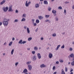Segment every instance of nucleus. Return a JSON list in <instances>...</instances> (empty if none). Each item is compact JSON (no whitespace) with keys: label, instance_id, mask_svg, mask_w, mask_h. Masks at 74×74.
<instances>
[{"label":"nucleus","instance_id":"69168bd1","mask_svg":"<svg viewBox=\"0 0 74 74\" xmlns=\"http://www.w3.org/2000/svg\"><path fill=\"white\" fill-rule=\"evenodd\" d=\"M71 63L70 62H69V63H68V64L69 65V64H70Z\"/></svg>","mask_w":74,"mask_h":74},{"label":"nucleus","instance_id":"a211bd4d","mask_svg":"<svg viewBox=\"0 0 74 74\" xmlns=\"http://www.w3.org/2000/svg\"><path fill=\"white\" fill-rule=\"evenodd\" d=\"M52 12L53 14H56V11L54 10H53L52 11Z\"/></svg>","mask_w":74,"mask_h":74},{"label":"nucleus","instance_id":"f8f14e48","mask_svg":"<svg viewBox=\"0 0 74 74\" xmlns=\"http://www.w3.org/2000/svg\"><path fill=\"white\" fill-rule=\"evenodd\" d=\"M45 65L44 64H43L40 65V67H41V68H43V67H45Z\"/></svg>","mask_w":74,"mask_h":74},{"label":"nucleus","instance_id":"58836bf2","mask_svg":"<svg viewBox=\"0 0 74 74\" xmlns=\"http://www.w3.org/2000/svg\"><path fill=\"white\" fill-rule=\"evenodd\" d=\"M51 7H49L48 8V10H49V11H51Z\"/></svg>","mask_w":74,"mask_h":74},{"label":"nucleus","instance_id":"412c9836","mask_svg":"<svg viewBox=\"0 0 74 74\" xmlns=\"http://www.w3.org/2000/svg\"><path fill=\"white\" fill-rule=\"evenodd\" d=\"M18 21H19V20L18 19H16L14 21V23H15V22H18Z\"/></svg>","mask_w":74,"mask_h":74},{"label":"nucleus","instance_id":"f03ea898","mask_svg":"<svg viewBox=\"0 0 74 74\" xmlns=\"http://www.w3.org/2000/svg\"><path fill=\"white\" fill-rule=\"evenodd\" d=\"M3 10L4 12H7L8 10V7H6L5 8V7H3Z\"/></svg>","mask_w":74,"mask_h":74},{"label":"nucleus","instance_id":"c85d7f7f","mask_svg":"<svg viewBox=\"0 0 74 74\" xmlns=\"http://www.w3.org/2000/svg\"><path fill=\"white\" fill-rule=\"evenodd\" d=\"M55 19H56V21H58L59 19L58 18V16H56V17L55 18Z\"/></svg>","mask_w":74,"mask_h":74},{"label":"nucleus","instance_id":"9d476101","mask_svg":"<svg viewBox=\"0 0 74 74\" xmlns=\"http://www.w3.org/2000/svg\"><path fill=\"white\" fill-rule=\"evenodd\" d=\"M27 33L28 34H30V30H29V27H27Z\"/></svg>","mask_w":74,"mask_h":74},{"label":"nucleus","instance_id":"5fc2aeb1","mask_svg":"<svg viewBox=\"0 0 74 74\" xmlns=\"http://www.w3.org/2000/svg\"><path fill=\"white\" fill-rule=\"evenodd\" d=\"M24 29H26V28H27V26H24Z\"/></svg>","mask_w":74,"mask_h":74},{"label":"nucleus","instance_id":"864d4df0","mask_svg":"<svg viewBox=\"0 0 74 74\" xmlns=\"http://www.w3.org/2000/svg\"><path fill=\"white\" fill-rule=\"evenodd\" d=\"M41 40H44V38H43V37H42L41 38Z\"/></svg>","mask_w":74,"mask_h":74},{"label":"nucleus","instance_id":"37998d69","mask_svg":"<svg viewBox=\"0 0 74 74\" xmlns=\"http://www.w3.org/2000/svg\"><path fill=\"white\" fill-rule=\"evenodd\" d=\"M34 25L35 26H37V23H34Z\"/></svg>","mask_w":74,"mask_h":74},{"label":"nucleus","instance_id":"7c9ffc66","mask_svg":"<svg viewBox=\"0 0 74 74\" xmlns=\"http://www.w3.org/2000/svg\"><path fill=\"white\" fill-rule=\"evenodd\" d=\"M71 66H74V61H73V62H72L71 63Z\"/></svg>","mask_w":74,"mask_h":74},{"label":"nucleus","instance_id":"f257e3e1","mask_svg":"<svg viewBox=\"0 0 74 74\" xmlns=\"http://www.w3.org/2000/svg\"><path fill=\"white\" fill-rule=\"evenodd\" d=\"M10 21V19H7L6 18H4L3 21H2L3 25L5 26H7L8 25V21Z\"/></svg>","mask_w":74,"mask_h":74},{"label":"nucleus","instance_id":"bb28decb","mask_svg":"<svg viewBox=\"0 0 74 74\" xmlns=\"http://www.w3.org/2000/svg\"><path fill=\"white\" fill-rule=\"evenodd\" d=\"M40 22V21L38 20H36V23H38Z\"/></svg>","mask_w":74,"mask_h":74},{"label":"nucleus","instance_id":"6e6552de","mask_svg":"<svg viewBox=\"0 0 74 74\" xmlns=\"http://www.w3.org/2000/svg\"><path fill=\"white\" fill-rule=\"evenodd\" d=\"M5 2V0H3L0 3V5H3Z\"/></svg>","mask_w":74,"mask_h":74},{"label":"nucleus","instance_id":"bf43d9fd","mask_svg":"<svg viewBox=\"0 0 74 74\" xmlns=\"http://www.w3.org/2000/svg\"><path fill=\"white\" fill-rule=\"evenodd\" d=\"M56 73H57V72H54L53 74H56Z\"/></svg>","mask_w":74,"mask_h":74},{"label":"nucleus","instance_id":"f3484780","mask_svg":"<svg viewBox=\"0 0 74 74\" xmlns=\"http://www.w3.org/2000/svg\"><path fill=\"white\" fill-rule=\"evenodd\" d=\"M70 57L71 58H73V57H74V54L73 53H72L70 55Z\"/></svg>","mask_w":74,"mask_h":74},{"label":"nucleus","instance_id":"9b49d317","mask_svg":"<svg viewBox=\"0 0 74 74\" xmlns=\"http://www.w3.org/2000/svg\"><path fill=\"white\" fill-rule=\"evenodd\" d=\"M39 6L40 5H39V4H38V3L36 4L35 5V7H36V8H38Z\"/></svg>","mask_w":74,"mask_h":74},{"label":"nucleus","instance_id":"680f3d73","mask_svg":"<svg viewBox=\"0 0 74 74\" xmlns=\"http://www.w3.org/2000/svg\"><path fill=\"white\" fill-rule=\"evenodd\" d=\"M72 9H74V5L72 6Z\"/></svg>","mask_w":74,"mask_h":74},{"label":"nucleus","instance_id":"cd10ccee","mask_svg":"<svg viewBox=\"0 0 74 74\" xmlns=\"http://www.w3.org/2000/svg\"><path fill=\"white\" fill-rule=\"evenodd\" d=\"M32 40V38L30 37L28 38V41H31V40Z\"/></svg>","mask_w":74,"mask_h":74},{"label":"nucleus","instance_id":"39448f33","mask_svg":"<svg viewBox=\"0 0 74 74\" xmlns=\"http://www.w3.org/2000/svg\"><path fill=\"white\" fill-rule=\"evenodd\" d=\"M32 59L34 61L36 60H37V58H36V56H34L32 57Z\"/></svg>","mask_w":74,"mask_h":74},{"label":"nucleus","instance_id":"79ce46f5","mask_svg":"<svg viewBox=\"0 0 74 74\" xmlns=\"http://www.w3.org/2000/svg\"><path fill=\"white\" fill-rule=\"evenodd\" d=\"M55 69H56V68H55V66H53V70H55Z\"/></svg>","mask_w":74,"mask_h":74},{"label":"nucleus","instance_id":"c03bdc74","mask_svg":"<svg viewBox=\"0 0 74 74\" xmlns=\"http://www.w3.org/2000/svg\"><path fill=\"white\" fill-rule=\"evenodd\" d=\"M69 51H73V49L72 48H70L69 49Z\"/></svg>","mask_w":74,"mask_h":74},{"label":"nucleus","instance_id":"1a4fd4ad","mask_svg":"<svg viewBox=\"0 0 74 74\" xmlns=\"http://www.w3.org/2000/svg\"><path fill=\"white\" fill-rule=\"evenodd\" d=\"M44 4H47V5L48 4V3L47 1L45 0L44 1Z\"/></svg>","mask_w":74,"mask_h":74},{"label":"nucleus","instance_id":"774afa93","mask_svg":"<svg viewBox=\"0 0 74 74\" xmlns=\"http://www.w3.org/2000/svg\"><path fill=\"white\" fill-rule=\"evenodd\" d=\"M73 60H74V57H73Z\"/></svg>","mask_w":74,"mask_h":74},{"label":"nucleus","instance_id":"0e129e2a","mask_svg":"<svg viewBox=\"0 0 74 74\" xmlns=\"http://www.w3.org/2000/svg\"><path fill=\"white\" fill-rule=\"evenodd\" d=\"M73 71V69H71V70L70 71V72H72V71Z\"/></svg>","mask_w":74,"mask_h":74},{"label":"nucleus","instance_id":"13d9d810","mask_svg":"<svg viewBox=\"0 0 74 74\" xmlns=\"http://www.w3.org/2000/svg\"><path fill=\"white\" fill-rule=\"evenodd\" d=\"M2 25V23L1 22H0V26Z\"/></svg>","mask_w":74,"mask_h":74},{"label":"nucleus","instance_id":"4be33fe9","mask_svg":"<svg viewBox=\"0 0 74 74\" xmlns=\"http://www.w3.org/2000/svg\"><path fill=\"white\" fill-rule=\"evenodd\" d=\"M61 74H65V72H64L63 69H62V70Z\"/></svg>","mask_w":74,"mask_h":74},{"label":"nucleus","instance_id":"8fccbe9b","mask_svg":"<svg viewBox=\"0 0 74 74\" xmlns=\"http://www.w3.org/2000/svg\"><path fill=\"white\" fill-rule=\"evenodd\" d=\"M38 28H37L36 29L35 32H37L38 31Z\"/></svg>","mask_w":74,"mask_h":74},{"label":"nucleus","instance_id":"ddd939ff","mask_svg":"<svg viewBox=\"0 0 74 74\" xmlns=\"http://www.w3.org/2000/svg\"><path fill=\"white\" fill-rule=\"evenodd\" d=\"M27 70L26 69H25L23 71V73H27Z\"/></svg>","mask_w":74,"mask_h":74},{"label":"nucleus","instance_id":"de8ad7c7","mask_svg":"<svg viewBox=\"0 0 74 74\" xmlns=\"http://www.w3.org/2000/svg\"><path fill=\"white\" fill-rule=\"evenodd\" d=\"M7 45V43L6 42H5L3 44V45Z\"/></svg>","mask_w":74,"mask_h":74},{"label":"nucleus","instance_id":"5701e85b","mask_svg":"<svg viewBox=\"0 0 74 74\" xmlns=\"http://www.w3.org/2000/svg\"><path fill=\"white\" fill-rule=\"evenodd\" d=\"M60 47V45H58V46H57V49H56V50L57 51V50H58V49H59V47Z\"/></svg>","mask_w":74,"mask_h":74},{"label":"nucleus","instance_id":"e433bc0d","mask_svg":"<svg viewBox=\"0 0 74 74\" xmlns=\"http://www.w3.org/2000/svg\"><path fill=\"white\" fill-rule=\"evenodd\" d=\"M61 48H62V49H64V45H63Z\"/></svg>","mask_w":74,"mask_h":74},{"label":"nucleus","instance_id":"e2e57ef3","mask_svg":"<svg viewBox=\"0 0 74 74\" xmlns=\"http://www.w3.org/2000/svg\"><path fill=\"white\" fill-rule=\"evenodd\" d=\"M49 21V20H45V21L46 22H48Z\"/></svg>","mask_w":74,"mask_h":74},{"label":"nucleus","instance_id":"338daca9","mask_svg":"<svg viewBox=\"0 0 74 74\" xmlns=\"http://www.w3.org/2000/svg\"><path fill=\"white\" fill-rule=\"evenodd\" d=\"M70 74H73V72H71V73H70Z\"/></svg>","mask_w":74,"mask_h":74},{"label":"nucleus","instance_id":"603ef678","mask_svg":"<svg viewBox=\"0 0 74 74\" xmlns=\"http://www.w3.org/2000/svg\"><path fill=\"white\" fill-rule=\"evenodd\" d=\"M12 40L13 41H14V40H15V38H12Z\"/></svg>","mask_w":74,"mask_h":74},{"label":"nucleus","instance_id":"20e7f679","mask_svg":"<svg viewBox=\"0 0 74 74\" xmlns=\"http://www.w3.org/2000/svg\"><path fill=\"white\" fill-rule=\"evenodd\" d=\"M49 58L50 59H51L53 57V54L52 53H49Z\"/></svg>","mask_w":74,"mask_h":74},{"label":"nucleus","instance_id":"3c124183","mask_svg":"<svg viewBox=\"0 0 74 74\" xmlns=\"http://www.w3.org/2000/svg\"><path fill=\"white\" fill-rule=\"evenodd\" d=\"M59 61H57L56 62V64H59Z\"/></svg>","mask_w":74,"mask_h":74},{"label":"nucleus","instance_id":"052dcab7","mask_svg":"<svg viewBox=\"0 0 74 74\" xmlns=\"http://www.w3.org/2000/svg\"><path fill=\"white\" fill-rule=\"evenodd\" d=\"M64 13H66V10H64Z\"/></svg>","mask_w":74,"mask_h":74},{"label":"nucleus","instance_id":"423d86ee","mask_svg":"<svg viewBox=\"0 0 74 74\" xmlns=\"http://www.w3.org/2000/svg\"><path fill=\"white\" fill-rule=\"evenodd\" d=\"M8 11L9 12H10V11L11 12H12V6L9 7Z\"/></svg>","mask_w":74,"mask_h":74},{"label":"nucleus","instance_id":"b1692460","mask_svg":"<svg viewBox=\"0 0 74 74\" xmlns=\"http://www.w3.org/2000/svg\"><path fill=\"white\" fill-rule=\"evenodd\" d=\"M12 42L11 41L9 43V46H11V45H12Z\"/></svg>","mask_w":74,"mask_h":74},{"label":"nucleus","instance_id":"2eb2a0df","mask_svg":"<svg viewBox=\"0 0 74 74\" xmlns=\"http://www.w3.org/2000/svg\"><path fill=\"white\" fill-rule=\"evenodd\" d=\"M38 18L39 19H40V20H41V19H43V18H44V17L41 16H38Z\"/></svg>","mask_w":74,"mask_h":74},{"label":"nucleus","instance_id":"09e8293b","mask_svg":"<svg viewBox=\"0 0 74 74\" xmlns=\"http://www.w3.org/2000/svg\"><path fill=\"white\" fill-rule=\"evenodd\" d=\"M18 10H16V13H18Z\"/></svg>","mask_w":74,"mask_h":74},{"label":"nucleus","instance_id":"393cba45","mask_svg":"<svg viewBox=\"0 0 74 74\" xmlns=\"http://www.w3.org/2000/svg\"><path fill=\"white\" fill-rule=\"evenodd\" d=\"M25 21H26V19H25V18H23L21 20L22 22Z\"/></svg>","mask_w":74,"mask_h":74},{"label":"nucleus","instance_id":"4c0bfd02","mask_svg":"<svg viewBox=\"0 0 74 74\" xmlns=\"http://www.w3.org/2000/svg\"><path fill=\"white\" fill-rule=\"evenodd\" d=\"M65 71L66 72H67V67H66L65 68Z\"/></svg>","mask_w":74,"mask_h":74},{"label":"nucleus","instance_id":"a878e982","mask_svg":"<svg viewBox=\"0 0 74 74\" xmlns=\"http://www.w3.org/2000/svg\"><path fill=\"white\" fill-rule=\"evenodd\" d=\"M23 18H26V14H24L23 15Z\"/></svg>","mask_w":74,"mask_h":74},{"label":"nucleus","instance_id":"ea45409f","mask_svg":"<svg viewBox=\"0 0 74 74\" xmlns=\"http://www.w3.org/2000/svg\"><path fill=\"white\" fill-rule=\"evenodd\" d=\"M32 54H35V51H33L32 52Z\"/></svg>","mask_w":74,"mask_h":74},{"label":"nucleus","instance_id":"c9c22d12","mask_svg":"<svg viewBox=\"0 0 74 74\" xmlns=\"http://www.w3.org/2000/svg\"><path fill=\"white\" fill-rule=\"evenodd\" d=\"M19 64V62H17L15 64V65L16 66H17Z\"/></svg>","mask_w":74,"mask_h":74},{"label":"nucleus","instance_id":"4d7b16f0","mask_svg":"<svg viewBox=\"0 0 74 74\" xmlns=\"http://www.w3.org/2000/svg\"><path fill=\"white\" fill-rule=\"evenodd\" d=\"M28 4H30L31 3V2L30 1L29 2H28Z\"/></svg>","mask_w":74,"mask_h":74},{"label":"nucleus","instance_id":"6ab92c4d","mask_svg":"<svg viewBox=\"0 0 74 74\" xmlns=\"http://www.w3.org/2000/svg\"><path fill=\"white\" fill-rule=\"evenodd\" d=\"M14 49H12L11 51V55H13V53H14Z\"/></svg>","mask_w":74,"mask_h":74},{"label":"nucleus","instance_id":"0eeeda50","mask_svg":"<svg viewBox=\"0 0 74 74\" xmlns=\"http://www.w3.org/2000/svg\"><path fill=\"white\" fill-rule=\"evenodd\" d=\"M37 56L39 59H41V54H40V53H38L37 54Z\"/></svg>","mask_w":74,"mask_h":74},{"label":"nucleus","instance_id":"473e14b6","mask_svg":"<svg viewBox=\"0 0 74 74\" xmlns=\"http://www.w3.org/2000/svg\"><path fill=\"white\" fill-rule=\"evenodd\" d=\"M45 17H46L47 18H48L49 17V15H46Z\"/></svg>","mask_w":74,"mask_h":74},{"label":"nucleus","instance_id":"a19ab883","mask_svg":"<svg viewBox=\"0 0 74 74\" xmlns=\"http://www.w3.org/2000/svg\"><path fill=\"white\" fill-rule=\"evenodd\" d=\"M34 21H35L34 19H32V21L33 23H34Z\"/></svg>","mask_w":74,"mask_h":74},{"label":"nucleus","instance_id":"4468645a","mask_svg":"<svg viewBox=\"0 0 74 74\" xmlns=\"http://www.w3.org/2000/svg\"><path fill=\"white\" fill-rule=\"evenodd\" d=\"M29 5V4L27 3V1L25 3V6H26V7H28Z\"/></svg>","mask_w":74,"mask_h":74},{"label":"nucleus","instance_id":"c756f323","mask_svg":"<svg viewBox=\"0 0 74 74\" xmlns=\"http://www.w3.org/2000/svg\"><path fill=\"white\" fill-rule=\"evenodd\" d=\"M52 36L53 37H55L56 36V33H55L53 34Z\"/></svg>","mask_w":74,"mask_h":74},{"label":"nucleus","instance_id":"f704fd0d","mask_svg":"<svg viewBox=\"0 0 74 74\" xmlns=\"http://www.w3.org/2000/svg\"><path fill=\"white\" fill-rule=\"evenodd\" d=\"M58 8L59 10H62V7H61V6H59Z\"/></svg>","mask_w":74,"mask_h":74},{"label":"nucleus","instance_id":"aec40b11","mask_svg":"<svg viewBox=\"0 0 74 74\" xmlns=\"http://www.w3.org/2000/svg\"><path fill=\"white\" fill-rule=\"evenodd\" d=\"M22 41H23L22 40H20L18 42V44H22Z\"/></svg>","mask_w":74,"mask_h":74},{"label":"nucleus","instance_id":"2f4dec72","mask_svg":"<svg viewBox=\"0 0 74 74\" xmlns=\"http://www.w3.org/2000/svg\"><path fill=\"white\" fill-rule=\"evenodd\" d=\"M30 63H31V62H30V61H28V62H27L26 63V64H28V65H29V64H30Z\"/></svg>","mask_w":74,"mask_h":74},{"label":"nucleus","instance_id":"a18cd8bd","mask_svg":"<svg viewBox=\"0 0 74 74\" xmlns=\"http://www.w3.org/2000/svg\"><path fill=\"white\" fill-rule=\"evenodd\" d=\"M64 3L65 4H67L68 3H69V2L65 1L64 2Z\"/></svg>","mask_w":74,"mask_h":74},{"label":"nucleus","instance_id":"49530a36","mask_svg":"<svg viewBox=\"0 0 74 74\" xmlns=\"http://www.w3.org/2000/svg\"><path fill=\"white\" fill-rule=\"evenodd\" d=\"M60 62H61V63H63V60H60Z\"/></svg>","mask_w":74,"mask_h":74},{"label":"nucleus","instance_id":"6e6d98bb","mask_svg":"<svg viewBox=\"0 0 74 74\" xmlns=\"http://www.w3.org/2000/svg\"><path fill=\"white\" fill-rule=\"evenodd\" d=\"M27 49L28 51H30V48H28Z\"/></svg>","mask_w":74,"mask_h":74},{"label":"nucleus","instance_id":"dca6fc26","mask_svg":"<svg viewBox=\"0 0 74 74\" xmlns=\"http://www.w3.org/2000/svg\"><path fill=\"white\" fill-rule=\"evenodd\" d=\"M34 49L35 51H37L38 50V48L36 46H35L34 47Z\"/></svg>","mask_w":74,"mask_h":74},{"label":"nucleus","instance_id":"7ed1b4c3","mask_svg":"<svg viewBox=\"0 0 74 74\" xmlns=\"http://www.w3.org/2000/svg\"><path fill=\"white\" fill-rule=\"evenodd\" d=\"M28 69L29 70H32V66L31 65H28Z\"/></svg>","mask_w":74,"mask_h":74},{"label":"nucleus","instance_id":"72a5a7b5","mask_svg":"<svg viewBox=\"0 0 74 74\" xmlns=\"http://www.w3.org/2000/svg\"><path fill=\"white\" fill-rule=\"evenodd\" d=\"M26 42H27L26 41H23L22 42V44H25V43H26Z\"/></svg>","mask_w":74,"mask_h":74}]
</instances>
